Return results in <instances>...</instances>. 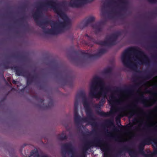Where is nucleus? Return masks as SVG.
<instances>
[{
    "label": "nucleus",
    "mask_w": 157,
    "mask_h": 157,
    "mask_svg": "<svg viewBox=\"0 0 157 157\" xmlns=\"http://www.w3.org/2000/svg\"><path fill=\"white\" fill-rule=\"evenodd\" d=\"M126 56V54L125 53H124L122 56V59L123 61L124 59L125 58Z\"/></svg>",
    "instance_id": "obj_1"
},
{
    "label": "nucleus",
    "mask_w": 157,
    "mask_h": 157,
    "mask_svg": "<svg viewBox=\"0 0 157 157\" xmlns=\"http://www.w3.org/2000/svg\"><path fill=\"white\" fill-rule=\"evenodd\" d=\"M14 81H13V82H14Z\"/></svg>",
    "instance_id": "obj_2"
}]
</instances>
